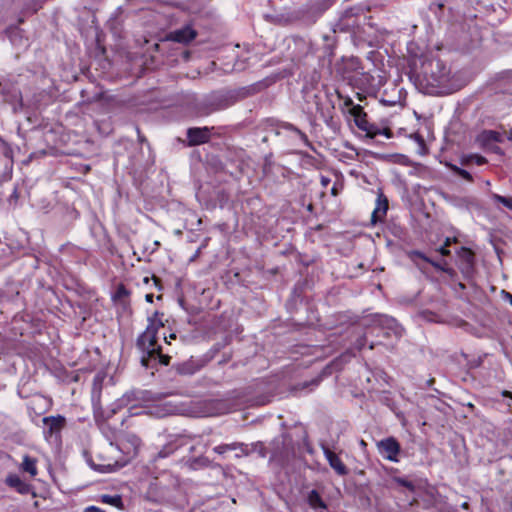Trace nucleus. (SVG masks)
Returning a JSON list of instances; mask_svg holds the SVG:
<instances>
[{
    "label": "nucleus",
    "instance_id": "obj_3",
    "mask_svg": "<svg viewBox=\"0 0 512 512\" xmlns=\"http://www.w3.org/2000/svg\"><path fill=\"white\" fill-rule=\"evenodd\" d=\"M314 108L308 106L307 113L310 115L319 114L320 118L326 123L332 119V110L334 109L333 104L328 100L326 94L315 93L312 95Z\"/></svg>",
    "mask_w": 512,
    "mask_h": 512
},
{
    "label": "nucleus",
    "instance_id": "obj_50",
    "mask_svg": "<svg viewBox=\"0 0 512 512\" xmlns=\"http://www.w3.org/2000/svg\"><path fill=\"white\" fill-rule=\"evenodd\" d=\"M225 107H226V105L217 104V105H215V107L212 109V111H217V110L223 109V108H225Z\"/></svg>",
    "mask_w": 512,
    "mask_h": 512
},
{
    "label": "nucleus",
    "instance_id": "obj_54",
    "mask_svg": "<svg viewBox=\"0 0 512 512\" xmlns=\"http://www.w3.org/2000/svg\"><path fill=\"white\" fill-rule=\"evenodd\" d=\"M152 489H153V487H150L149 491L147 492V494H148V496H147V497H148V499H151L150 494H151ZM152 500H153V501H157V500H156V499H154V498H152Z\"/></svg>",
    "mask_w": 512,
    "mask_h": 512
},
{
    "label": "nucleus",
    "instance_id": "obj_5",
    "mask_svg": "<svg viewBox=\"0 0 512 512\" xmlns=\"http://www.w3.org/2000/svg\"><path fill=\"white\" fill-rule=\"evenodd\" d=\"M360 8H349L343 12L338 21L335 23L334 32H351L359 26L358 14Z\"/></svg>",
    "mask_w": 512,
    "mask_h": 512
},
{
    "label": "nucleus",
    "instance_id": "obj_18",
    "mask_svg": "<svg viewBox=\"0 0 512 512\" xmlns=\"http://www.w3.org/2000/svg\"><path fill=\"white\" fill-rule=\"evenodd\" d=\"M479 141L484 146H488L492 143H497L501 141V134L493 131V130H487L481 133L479 136Z\"/></svg>",
    "mask_w": 512,
    "mask_h": 512
},
{
    "label": "nucleus",
    "instance_id": "obj_41",
    "mask_svg": "<svg viewBox=\"0 0 512 512\" xmlns=\"http://www.w3.org/2000/svg\"><path fill=\"white\" fill-rule=\"evenodd\" d=\"M34 4L31 7H28L29 10H31L33 13L37 12L42 5V0H33Z\"/></svg>",
    "mask_w": 512,
    "mask_h": 512
},
{
    "label": "nucleus",
    "instance_id": "obj_23",
    "mask_svg": "<svg viewBox=\"0 0 512 512\" xmlns=\"http://www.w3.org/2000/svg\"><path fill=\"white\" fill-rule=\"evenodd\" d=\"M101 502L123 509V501L120 495H102Z\"/></svg>",
    "mask_w": 512,
    "mask_h": 512
},
{
    "label": "nucleus",
    "instance_id": "obj_57",
    "mask_svg": "<svg viewBox=\"0 0 512 512\" xmlns=\"http://www.w3.org/2000/svg\"><path fill=\"white\" fill-rule=\"evenodd\" d=\"M507 297L509 298V300H510V304L512 305V295H511V294H509V293H507Z\"/></svg>",
    "mask_w": 512,
    "mask_h": 512
},
{
    "label": "nucleus",
    "instance_id": "obj_14",
    "mask_svg": "<svg viewBox=\"0 0 512 512\" xmlns=\"http://www.w3.org/2000/svg\"><path fill=\"white\" fill-rule=\"evenodd\" d=\"M6 484L14 488L18 493L27 495L32 493V486L24 482L18 475L11 474L6 478Z\"/></svg>",
    "mask_w": 512,
    "mask_h": 512
},
{
    "label": "nucleus",
    "instance_id": "obj_61",
    "mask_svg": "<svg viewBox=\"0 0 512 512\" xmlns=\"http://www.w3.org/2000/svg\"><path fill=\"white\" fill-rule=\"evenodd\" d=\"M312 383H313L314 385H317V384H318V381H317V380H315V381H313Z\"/></svg>",
    "mask_w": 512,
    "mask_h": 512
},
{
    "label": "nucleus",
    "instance_id": "obj_39",
    "mask_svg": "<svg viewBox=\"0 0 512 512\" xmlns=\"http://www.w3.org/2000/svg\"><path fill=\"white\" fill-rule=\"evenodd\" d=\"M366 344V336L365 334H361L359 335V337L356 339V341L354 342V348L357 349V350H361L363 349V347L365 346Z\"/></svg>",
    "mask_w": 512,
    "mask_h": 512
},
{
    "label": "nucleus",
    "instance_id": "obj_53",
    "mask_svg": "<svg viewBox=\"0 0 512 512\" xmlns=\"http://www.w3.org/2000/svg\"><path fill=\"white\" fill-rule=\"evenodd\" d=\"M345 105L346 106H351V108L353 107V101L351 99H348L346 102H345Z\"/></svg>",
    "mask_w": 512,
    "mask_h": 512
},
{
    "label": "nucleus",
    "instance_id": "obj_46",
    "mask_svg": "<svg viewBox=\"0 0 512 512\" xmlns=\"http://www.w3.org/2000/svg\"><path fill=\"white\" fill-rule=\"evenodd\" d=\"M415 138L419 144L420 149L423 150L425 146L423 138L420 135H416Z\"/></svg>",
    "mask_w": 512,
    "mask_h": 512
},
{
    "label": "nucleus",
    "instance_id": "obj_62",
    "mask_svg": "<svg viewBox=\"0 0 512 512\" xmlns=\"http://www.w3.org/2000/svg\"><path fill=\"white\" fill-rule=\"evenodd\" d=\"M364 445H366V444H365V442L362 440V441H361V446H364Z\"/></svg>",
    "mask_w": 512,
    "mask_h": 512
},
{
    "label": "nucleus",
    "instance_id": "obj_55",
    "mask_svg": "<svg viewBox=\"0 0 512 512\" xmlns=\"http://www.w3.org/2000/svg\"><path fill=\"white\" fill-rule=\"evenodd\" d=\"M449 275H450V287H451L452 286V278L454 276V273L452 272L451 269H450Z\"/></svg>",
    "mask_w": 512,
    "mask_h": 512
},
{
    "label": "nucleus",
    "instance_id": "obj_2",
    "mask_svg": "<svg viewBox=\"0 0 512 512\" xmlns=\"http://www.w3.org/2000/svg\"><path fill=\"white\" fill-rule=\"evenodd\" d=\"M455 263L463 276L469 279L475 268V254L467 247L461 246L454 249Z\"/></svg>",
    "mask_w": 512,
    "mask_h": 512
},
{
    "label": "nucleus",
    "instance_id": "obj_37",
    "mask_svg": "<svg viewBox=\"0 0 512 512\" xmlns=\"http://www.w3.org/2000/svg\"><path fill=\"white\" fill-rule=\"evenodd\" d=\"M494 199L498 203H501L505 207H507L508 209L512 210V197H505V196H501V195L495 194L494 195Z\"/></svg>",
    "mask_w": 512,
    "mask_h": 512
},
{
    "label": "nucleus",
    "instance_id": "obj_1",
    "mask_svg": "<svg viewBox=\"0 0 512 512\" xmlns=\"http://www.w3.org/2000/svg\"><path fill=\"white\" fill-rule=\"evenodd\" d=\"M159 313L155 312L148 318L146 329L137 337L136 347L141 353V364L146 368H154L157 364L168 365L170 356L163 354L161 346L157 344V334L164 326Z\"/></svg>",
    "mask_w": 512,
    "mask_h": 512
},
{
    "label": "nucleus",
    "instance_id": "obj_63",
    "mask_svg": "<svg viewBox=\"0 0 512 512\" xmlns=\"http://www.w3.org/2000/svg\"><path fill=\"white\" fill-rule=\"evenodd\" d=\"M462 506H463L464 508H466V507H467V503H466V502H465V503H463V505H462Z\"/></svg>",
    "mask_w": 512,
    "mask_h": 512
},
{
    "label": "nucleus",
    "instance_id": "obj_42",
    "mask_svg": "<svg viewBox=\"0 0 512 512\" xmlns=\"http://www.w3.org/2000/svg\"><path fill=\"white\" fill-rule=\"evenodd\" d=\"M400 485L404 486V487H407L409 489H413V484L405 479H402V478H398L396 480Z\"/></svg>",
    "mask_w": 512,
    "mask_h": 512
},
{
    "label": "nucleus",
    "instance_id": "obj_32",
    "mask_svg": "<svg viewBox=\"0 0 512 512\" xmlns=\"http://www.w3.org/2000/svg\"><path fill=\"white\" fill-rule=\"evenodd\" d=\"M444 6L445 4L442 3V2H439V3H436V2H432L430 4V10L438 17V18H441L444 16Z\"/></svg>",
    "mask_w": 512,
    "mask_h": 512
},
{
    "label": "nucleus",
    "instance_id": "obj_38",
    "mask_svg": "<svg viewBox=\"0 0 512 512\" xmlns=\"http://www.w3.org/2000/svg\"><path fill=\"white\" fill-rule=\"evenodd\" d=\"M505 445L512 451V423L508 426L505 435Z\"/></svg>",
    "mask_w": 512,
    "mask_h": 512
},
{
    "label": "nucleus",
    "instance_id": "obj_36",
    "mask_svg": "<svg viewBox=\"0 0 512 512\" xmlns=\"http://www.w3.org/2000/svg\"><path fill=\"white\" fill-rule=\"evenodd\" d=\"M329 6H330V4L327 1H325L321 4H317L314 7V16H313L312 22H314L316 20V18H318L325 10H327Z\"/></svg>",
    "mask_w": 512,
    "mask_h": 512
},
{
    "label": "nucleus",
    "instance_id": "obj_26",
    "mask_svg": "<svg viewBox=\"0 0 512 512\" xmlns=\"http://www.w3.org/2000/svg\"><path fill=\"white\" fill-rule=\"evenodd\" d=\"M450 171H452L457 176H460V177H462L463 179H465V180H467L469 182L473 181L472 175L468 171H466L464 169H461L458 166L453 165L451 163H450Z\"/></svg>",
    "mask_w": 512,
    "mask_h": 512
},
{
    "label": "nucleus",
    "instance_id": "obj_11",
    "mask_svg": "<svg viewBox=\"0 0 512 512\" xmlns=\"http://www.w3.org/2000/svg\"><path fill=\"white\" fill-rule=\"evenodd\" d=\"M387 210L388 199L382 192H379L376 199V206L371 214L372 224L375 225L378 222H383L386 217Z\"/></svg>",
    "mask_w": 512,
    "mask_h": 512
},
{
    "label": "nucleus",
    "instance_id": "obj_6",
    "mask_svg": "<svg viewBox=\"0 0 512 512\" xmlns=\"http://www.w3.org/2000/svg\"><path fill=\"white\" fill-rule=\"evenodd\" d=\"M211 130L209 127H191L187 130V139L189 146H198L209 142L211 138Z\"/></svg>",
    "mask_w": 512,
    "mask_h": 512
},
{
    "label": "nucleus",
    "instance_id": "obj_21",
    "mask_svg": "<svg viewBox=\"0 0 512 512\" xmlns=\"http://www.w3.org/2000/svg\"><path fill=\"white\" fill-rule=\"evenodd\" d=\"M374 323L388 329H394L397 326L396 320L386 315H375Z\"/></svg>",
    "mask_w": 512,
    "mask_h": 512
},
{
    "label": "nucleus",
    "instance_id": "obj_16",
    "mask_svg": "<svg viewBox=\"0 0 512 512\" xmlns=\"http://www.w3.org/2000/svg\"><path fill=\"white\" fill-rule=\"evenodd\" d=\"M281 129H284V130L294 133L304 145H306L308 147L310 146V142H309L307 135L304 132H302L299 128L294 126L293 124L288 123V122H282V123L278 124L277 128L275 130V134L281 135Z\"/></svg>",
    "mask_w": 512,
    "mask_h": 512
},
{
    "label": "nucleus",
    "instance_id": "obj_4",
    "mask_svg": "<svg viewBox=\"0 0 512 512\" xmlns=\"http://www.w3.org/2000/svg\"><path fill=\"white\" fill-rule=\"evenodd\" d=\"M44 436L45 439L50 441L54 439L57 441L60 438L62 429L66 425V419L62 415L47 416L43 418Z\"/></svg>",
    "mask_w": 512,
    "mask_h": 512
},
{
    "label": "nucleus",
    "instance_id": "obj_48",
    "mask_svg": "<svg viewBox=\"0 0 512 512\" xmlns=\"http://www.w3.org/2000/svg\"><path fill=\"white\" fill-rule=\"evenodd\" d=\"M329 183L330 179L328 177L321 176V184L323 187H327Z\"/></svg>",
    "mask_w": 512,
    "mask_h": 512
},
{
    "label": "nucleus",
    "instance_id": "obj_52",
    "mask_svg": "<svg viewBox=\"0 0 512 512\" xmlns=\"http://www.w3.org/2000/svg\"><path fill=\"white\" fill-rule=\"evenodd\" d=\"M452 242H454L455 244L458 242V240L455 236H453V237L450 236V240H449L450 245L452 244Z\"/></svg>",
    "mask_w": 512,
    "mask_h": 512
},
{
    "label": "nucleus",
    "instance_id": "obj_58",
    "mask_svg": "<svg viewBox=\"0 0 512 512\" xmlns=\"http://www.w3.org/2000/svg\"><path fill=\"white\" fill-rule=\"evenodd\" d=\"M447 133H448V130H447V128H445V129H444V138H445V139H446V137H447Z\"/></svg>",
    "mask_w": 512,
    "mask_h": 512
},
{
    "label": "nucleus",
    "instance_id": "obj_12",
    "mask_svg": "<svg viewBox=\"0 0 512 512\" xmlns=\"http://www.w3.org/2000/svg\"><path fill=\"white\" fill-rule=\"evenodd\" d=\"M323 453L325 455V458L327 459L329 465L331 466L334 471L340 475L345 476L348 474V468L346 465L342 462V460L338 457L337 454H335L333 451H331L328 447L322 446Z\"/></svg>",
    "mask_w": 512,
    "mask_h": 512
},
{
    "label": "nucleus",
    "instance_id": "obj_34",
    "mask_svg": "<svg viewBox=\"0 0 512 512\" xmlns=\"http://www.w3.org/2000/svg\"><path fill=\"white\" fill-rule=\"evenodd\" d=\"M366 117H367V114H364V115H361L359 118H356L355 124L357 125V127L360 130L369 132V123H368Z\"/></svg>",
    "mask_w": 512,
    "mask_h": 512
},
{
    "label": "nucleus",
    "instance_id": "obj_35",
    "mask_svg": "<svg viewBox=\"0 0 512 512\" xmlns=\"http://www.w3.org/2000/svg\"><path fill=\"white\" fill-rule=\"evenodd\" d=\"M421 316L424 320L428 321V322H442L443 320L440 319V317L432 312V311H429V310H425L421 313Z\"/></svg>",
    "mask_w": 512,
    "mask_h": 512
},
{
    "label": "nucleus",
    "instance_id": "obj_27",
    "mask_svg": "<svg viewBox=\"0 0 512 512\" xmlns=\"http://www.w3.org/2000/svg\"><path fill=\"white\" fill-rule=\"evenodd\" d=\"M175 450H176V446H174L173 444H167L164 447H162L161 450H159V452L155 456V460L161 459V458H166V457L170 456L171 454H173L175 452Z\"/></svg>",
    "mask_w": 512,
    "mask_h": 512
},
{
    "label": "nucleus",
    "instance_id": "obj_9",
    "mask_svg": "<svg viewBox=\"0 0 512 512\" xmlns=\"http://www.w3.org/2000/svg\"><path fill=\"white\" fill-rule=\"evenodd\" d=\"M213 451L217 454H224L228 451H239L236 453V457L240 458L243 456H248L251 454V449L249 448L248 444L241 443V442H234L230 444H220L218 446H215L213 448Z\"/></svg>",
    "mask_w": 512,
    "mask_h": 512
},
{
    "label": "nucleus",
    "instance_id": "obj_25",
    "mask_svg": "<svg viewBox=\"0 0 512 512\" xmlns=\"http://www.w3.org/2000/svg\"><path fill=\"white\" fill-rule=\"evenodd\" d=\"M23 186L15 185L12 193L9 195L7 201L9 206L16 207L18 205L19 199L21 197V190Z\"/></svg>",
    "mask_w": 512,
    "mask_h": 512
},
{
    "label": "nucleus",
    "instance_id": "obj_22",
    "mask_svg": "<svg viewBox=\"0 0 512 512\" xmlns=\"http://www.w3.org/2000/svg\"><path fill=\"white\" fill-rule=\"evenodd\" d=\"M188 466L193 470H197L211 466V461L205 456L194 457L188 461Z\"/></svg>",
    "mask_w": 512,
    "mask_h": 512
},
{
    "label": "nucleus",
    "instance_id": "obj_17",
    "mask_svg": "<svg viewBox=\"0 0 512 512\" xmlns=\"http://www.w3.org/2000/svg\"><path fill=\"white\" fill-rule=\"evenodd\" d=\"M175 371L180 375H193L200 369V365L194 360L184 361L174 366Z\"/></svg>",
    "mask_w": 512,
    "mask_h": 512
},
{
    "label": "nucleus",
    "instance_id": "obj_30",
    "mask_svg": "<svg viewBox=\"0 0 512 512\" xmlns=\"http://www.w3.org/2000/svg\"><path fill=\"white\" fill-rule=\"evenodd\" d=\"M418 256L422 257L425 261L429 262L431 265H433L437 270L442 272H447L448 268L446 267V261L436 262L429 258L424 257L421 253H417Z\"/></svg>",
    "mask_w": 512,
    "mask_h": 512
},
{
    "label": "nucleus",
    "instance_id": "obj_51",
    "mask_svg": "<svg viewBox=\"0 0 512 512\" xmlns=\"http://www.w3.org/2000/svg\"><path fill=\"white\" fill-rule=\"evenodd\" d=\"M146 301L147 302H152L153 301V295L152 294H147L146 295Z\"/></svg>",
    "mask_w": 512,
    "mask_h": 512
},
{
    "label": "nucleus",
    "instance_id": "obj_60",
    "mask_svg": "<svg viewBox=\"0 0 512 512\" xmlns=\"http://www.w3.org/2000/svg\"><path fill=\"white\" fill-rule=\"evenodd\" d=\"M332 193L336 194V189L335 188L332 189Z\"/></svg>",
    "mask_w": 512,
    "mask_h": 512
},
{
    "label": "nucleus",
    "instance_id": "obj_45",
    "mask_svg": "<svg viewBox=\"0 0 512 512\" xmlns=\"http://www.w3.org/2000/svg\"><path fill=\"white\" fill-rule=\"evenodd\" d=\"M84 512H105V511L96 506H89L84 510Z\"/></svg>",
    "mask_w": 512,
    "mask_h": 512
},
{
    "label": "nucleus",
    "instance_id": "obj_15",
    "mask_svg": "<svg viewBox=\"0 0 512 512\" xmlns=\"http://www.w3.org/2000/svg\"><path fill=\"white\" fill-rule=\"evenodd\" d=\"M206 415H220L229 412V407L227 402L223 400H210L206 404Z\"/></svg>",
    "mask_w": 512,
    "mask_h": 512
},
{
    "label": "nucleus",
    "instance_id": "obj_8",
    "mask_svg": "<svg viewBox=\"0 0 512 512\" xmlns=\"http://www.w3.org/2000/svg\"><path fill=\"white\" fill-rule=\"evenodd\" d=\"M140 445L141 439L137 435L127 433L120 439L119 449L123 453L133 457L137 454Z\"/></svg>",
    "mask_w": 512,
    "mask_h": 512
},
{
    "label": "nucleus",
    "instance_id": "obj_20",
    "mask_svg": "<svg viewBox=\"0 0 512 512\" xmlns=\"http://www.w3.org/2000/svg\"><path fill=\"white\" fill-rule=\"evenodd\" d=\"M175 411V407L172 406L171 404L169 403H164V404H160L158 406H155L153 408V410L151 411V414L159 417V418H162V417H165V416H168L170 414H173Z\"/></svg>",
    "mask_w": 512,
    "mask_h": 512
},
{
    "label": "nucleus",
    "instance_id": "obj_49",
    "mask_svg": "<svg viewBox=\"0 0 512 512\" xmlns=\"http://www.w3.org/2000/svg\"><path fill=\"white\" fill-rule=\"evenodd\" d=\"M164 339H165L166 343L170 344L171 339H176V334L171 333L168 337H165Z\"/></svg>",
    "mask_w": 512,
    "mask_h": 512
},
{
    "label": "nucleus",
    "instance_id": "obj_40",
    "mask_svg": "<svg viewBox=\"0 0 512 512\" xmlns=\"http://www.w3.org/2000/svg\"><path fill=\"white\" fill-rule=\"evenodd\" d=\"M350 113L354 116V118H359L361 115L366 114L363 110V107L360 105H353L350 110Z\"/></svg>",
    "mask_w": 512,
    "mask_h": 512
},
{
    "label": "nucleus",
    "instance_id": "obj_28",
    "mask_svg": "<svg viewBox=\"0 0 512 512\" xmlns=\"http://www.w3.org/2000/svg\"><path fill=\"white\" fill-rule=\"evenodd\" d=\"M0 154L7 159L13 158V150L10 145L0 137Z\"/></svg>",
    "mask_w": 512,
    "mask_h": 512
},
{
    "label": "nucleus",
    "instance_id": "obj_7",
    "mask_svg": "<svg viewBox=\"0 0 512 512\" xmlns=\"http://www.w3.org/2000/svg\"><path fill=\"white\" fill-rule=\"evenodd\" d=\"M197 36V31L187 24L179 29L171 31L168 34V39L174 42L187 44L194 40Z\"/></svg>",
    "mask_w": 512,
    "mask_h": 512
},
{
    "label": "nucleus",
    "instance_id": "obj_47",
    "mask_svg": "<svg viewBox=\"0 0 512 512\" xmlns=\"http://www.w3.org/2000/svg\"><path fill=\"white\" fill-rule=\"evenodd\" d=\"M466 288H467V286H466L464 283H462V282H459V283H457V285H456V286H453V290H454L455 292H457V291H458V289L464 290V289H466Z\"/></svg>",
    "mask_w": 512,
    "mask_h": 512
},
{
    "label": "nucleus",
    "instance_id": "obj_43",
    "mask_svg": "<svg viewBox=\"0 0 512 512\" xmlns=\"http://www.w3.org/2000/svg\"><path fill=\"white\" fill-rule=\"evenodd\" d=\"M440 251L442 255H448V237L444 239Z\"/></svg>",
    "mask_w": 512,
    "mask_h": 512
},
{
    "label": "nucleus",
    "instance_id": "obj_31",
    "mask_svg": "<svg viewBox=\"0 0 512 512\" xmlns=\"http://www.w3.org/2000/svg\"><path fill=\"white\" fill-rule=\"evenodd\" d=\"M249 448L251 449V453L257 452L260 457H266V448L262 442L252 443L249 445Z\"/></svg>",
    "mask_w": 512,
    "mask_h": 512
},
{
    "label": "nucleus",
    "instance_id": "obj_44",
    "mask_svg": "<svg viewBox=\"0 0 512 512\" xmlns=\"http://www.w3.org/2000/svg\"><path fill=\"white\" fill-rule=\"evenodd\" d=\"M128 295V290L123 286H119L117 289V296L118 297H124Z\"/></svg>",
    "mask_w": 512,
    "mask_h": 512
},
{
    "label": "nucleus",
    "instance_id": "obj_10",
    "mask_svg": "<svg viewBox=\"0 0 512 512\" xmlns=\"http://www.w3.org/2000/svg\"><path fill=\"white\" fill-rule=\"evenodd\" d=\"M380 452L390 461H397V455L400 452L399 443L393 438L389 437L381 440L378 443Z\"/></svg>",
    "mask_w": 512,
    "mask_h": 512
},
{
    "label": "nucleus",
    "instance_id": "obj_13",
    "mask_svg": "<svg viewBox=\"0 0 512 512\" xmlns=\"http://www.w3.org/2000/svg\"><path fill=\"white\" fill-rule=\"evenodd\" d=\"M472 79V75L468 71H459L450 78V94L462 89Z\"/></svg>",
    "mask_w": 512,
    "mask_h": 512
},
{
    "label": "nucleus",
    "instance_id": "obj_24",
    "mask_svg": "<svg viewBox=\"0 0 512 512\" xmlns=\"http://www.w3.org/2000/svg\"><path fill=\"white\" fill-rule=\"evenodd\" d=\"M308 502L313 508H325L326 505L323 502L320 494L316 490H312L308 495Z\"/></svg>",
    "mask_w": 512,
    "mask_h": 512
},
{
    "label": "nucleus",
    "instance_id": "obj_33",
    "mask_svg": "<svg viewBox=\"0 0 512 512\" xmlns=\"http://www.w3.org/2000/svg\"><path fill=\"white\" fill-rule=\"evenodd\" d=\"M91 467L99 472H111L114 470V468L117 466V463H107V464H100V465H94L90 463Z\"/></svg>",
    "mask_w": 512,
    "mask_h": 512
},
{
    "label": "nucleus",
    "instance_id": "obj_59",
    "mask_svg": "<svg viewBox=\"0 0 512 512\" xmlns=\"http://www.w3.org/2000/svg\"><path fill=\"white\" fill-rule=\"evenodd\" d=\"M508 139H509V140H512V129H511V130H510V132H509Z\"/></svg>",
    "mask_w": 512,
    "mask_h": 512
},
{
    "label": "nucleus",
    "instance_id": "obj_29",
    "mask_svg": "<svg viewBox=\"0 0 512 512\" xmlns=\"http://www.w3.org/2000/svg\"><path fill=\"white\" fill-rule=\"evenodd\" d=\"M470 162H474L477 165H483L487 162L486 158L481 155H470L463 159L462 164L468 165Z\"/></svg>",
    "mask_w": 512,
    "mask_h": 512
},
{
    "label": "nucleus",
    "instance_id": "obj_19",
    "mask_svg": "<svg viewBox=\"0 0 512 512\" xmlns=\"http://www.w3.org/2000/svg\"><path fill=\"white\" fill-rule=\"evenodd\" d=\"M21 468L24 472L29 473L31 477H35L38 473L36 467V460L28 455H25L23 457Z\"/></svg>",
    "mask_w": 512,
    "mask_h": 512
},
{
    "label": "nucleus",
    "instance_id": "obj_56",
    "mask_svg": "<svg viewBox=\"0 0 512 512\" xmlns=\"http://www.w3.org/2000/svg\"><path fill=\"white\" fill-rule=\"evenodd\" d=\"M503 395L512 398V394L510 392H508V391H504Z\"/></svg>",
    "mask_w": 512,
    "mask_h": 512
}]
</instances>
